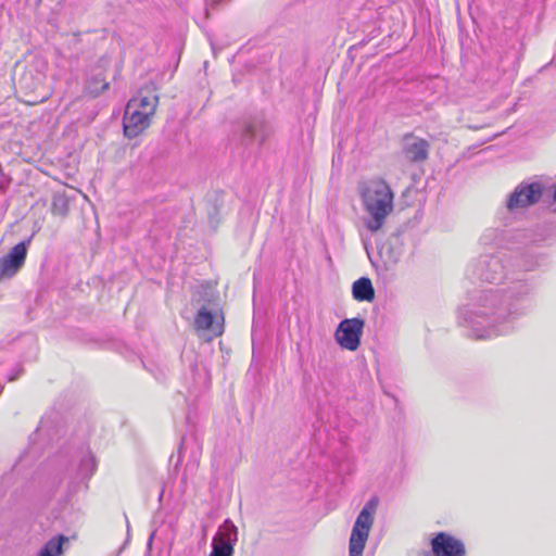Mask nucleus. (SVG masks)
Instances as JSON below:
<instances>
[{"label": "nucleus", "instance_id": "f257e3e1", "mask_svg": "<svg viewBox=\"0 0 556 556\" xmlns=\"http://www.w3.org/2000/svg\"><path fill=\"white\" fill-rule=\"evenodd\" d=\"M540 265L536 257L517 256L513 263L504 253L480 255L471 266L472 278L504 289L475 290L469 302L459 308L458 319L476 339H492L509 333L514 323L527 314L533 285L518 270L532 271Z\"/></svg>", "mask_w": 556, "mask_h": 556}, {"label": "nucleus", "instance_id": "f03ea898", "mask_svg": "<svg viewBox=\"0 0 556 556\" xmlns=\"http://www.w3.org/2000/svg\"><path fill=\"white\" fill-rule=\"evenodd\" d=\"M159 105V94L154 83L142 86L126 104L123 128L128 138H135L146 130Z\"/></svg>", "mask_w": 556, "mask_h": 556}, {"label": "nucleus", "instance_id": "7ed1b4c3", "mask_svg": "<svg viewBox=\"0 0 556 556\" xmlns=\"http://www.w3.org/2000/svg\"><path fill=\"white\" fill-rule=\"evenodd\" d=\"M393 192L387 181L380 178L369 180L362 190L366 216L364 224L368 231H379L393 211Z\"/></svg>", "mask_w": 556, "mask_h": 556}, {"label": "nucleus", "instance_id": "20e7f679", "mask_svg": "<svg viewBox=\"0 0 556 556\" xmlns=\"http://www.w3.org/2000/svg\"><path fill=\"white\" fill-rule=\"evenodd\" d=\"M378 505L377 498L369 500L359 511L350 536V556H362L367 542L374 516Z\"/></svg>", "mask_w": 556, "mask_h": 556}, {"label": "nucleus", "instance_id": "39448f33", "mask_svg": "<svg viewBox=\"0 0 556 556\" xmlns=\"http://www.w3.org/2000/svg\"><path fill=\"white\" fill-rule=\"evenodd\" d=\"M543 187L540 182H520L506 198L505 208L516 214L540 202Z\"/></svg>", "mask_w": 556, "mask_h": 556}, {"label": "nucleus", "instance_id": "423d86ee", "mask_svg": "<svg viewBox=\"0 0 556 556\" xmlns=\"http://www.w3.org/2000/svg\"><path fill=\"white\" fill-rule=\"evenodd\" d=\"M197 331H207L213 337H218L224 331V316L218 303L210 299L203 304L194 318Z\"/></svg>", "mask_w": 556, "mask_h": 556}, {"label": "nucleus", "instance_id": "0eeeda50", "mask_svg": "<svg viewBox=\"0 0 556 556\" xmlns=\"http://www.w3.org/2000/svg\"><path fill=\"white\" fill-rule=\"evenodd\" d=\"M364 326L365 321L359 317L343 319L334 332L337 343L345 350L356 351L361 344Z\"/></svg>", "mask_w": 556, "mask_h": 556}, {"label": "nucleus", "instance_id": "6e6552de", "mask_svg": "<svg viewBox=\"0 0 556 556\" xmlns=\"http://www.w3.org/2000/svg\"><path fill=\"white\" fill-rule=\"evenodd\" d=\"M238 541V528L230 519H226L212 540L210 556H233Z\"/></svg>", "mask_w": 556, "mask_h": 556}, {"label": "nucleus", "instance_id": "1a4fd4ad", "mask_svg": "<svg viewBox=\"0 0 556 556\" xmlns=\"http://www.w3.org/2000/svg\"><path fill=\"white\" fill-rule=\"evenodd\" d=\"M31 237L14 245L0 260V280L14 277L24 266Z\"/></svg>", "mask_w": 556, "mask_h": 556}, {"label": "nucleus", "instance_id": "9d476101", "mask_svg": "<svg viewBox=\"0 0 556 556\" xmlns=\"http://www.w3.org/2000/svg\"><path fill=\"white\" fill-rule=\"evenodd\" d=\"M48 71V61L40 55H36L30 61L26 71L20 78V85L30 91L38 90L45 85Z\"/></svg>", "mask_w": 556, "mask_h": 556}, {"label": "nucleus", "instance_id": "9b49d317", "mask_svg": "<svg viewBox=\"0 0 556 556\" xmlns=\"http://www.w3.org/2000/svg\"><path fill=\"white\" fill-rule=\"evenodd\" d=\"M431 546L435 556H465L466 554L463 542L445 532L438 533L431 540Z\"/></svg>", "mask_w": 556, "mask_h": 556}, {"label": "nucleus", "instance_id": "f8f14e48", "mask_svg": "<svg viewBox=\"0 0 556 556\" xmlns=\"http://www.w3.org/2000/svg\"><path fill=\"white\" fill-rule=\"evenodd\" d=\"M430 144L427 140L412 134L403 138V153L407 160L414 163L424 162L428 159Z\"/></svg>", "mask_w": 556, "mask_h": 556}, {"label": "nucleus", "instance_id": "ddd939ff", "mask_svg": "<svg viewBox=\"0 0 556 556\" xmlns=\"http://www.w3.org/2000/svg\"><path fill=\"white\" fill-rule=\"evenodd\" d=\"M352 295L358 302H371L375 299V289L371 280L361 277L352 285Z\"/></svg>", "mask_w": 556, "mask_h": 556}, {"label": "nucleus", "instance_id": "4468645a", "mask_svg": "<svg viewBox=\"0 0 556 556\" xmlns=\"http://www.w3.org/2000/svg\"><path fill=\"white\" fill-rule=\"evenodd\" d=\"M266 138L265 125L263 122L253 119L248 122L242 130V140L245 143L257 141L262 143Z\"/></svg>", "mask_w": 556, "mask_h": 556}, {"label": "nucleus", "instance_id": "2eb2a0df", "mask_svg": "<svg viewBox=\"0 0 556 556\" xmlns=\"http://www.w3.org/2000/svg\"><path fill=\"white\" fill-rule=\"evenodd\" d=\"M64 542H68L65 535L53 536L41 547L37 556H61Z\"/></svg>", "mask_w": 556, "mask_h": 556}, {"label": "nucleus", "instance_id": "dca6fc26", "mask_svg": "<svg viewBox=\"0 0 556 556\" xmlns=\"http://www.w3.org/2000/svg\"><path fill=\"white\" fill-rule=\"evenodd\" d=\"M108 88H109V83L105 81V78L103 77V75L101 73L93 75L87 81V90L93 97L99 96L101 92L105 91Z\"/></svg>", "mask_w": 556, "mask_h": 556}, {"label": "nucleus", "instance_id": "f3484780", "mask_svg": "<svg viewBox=\"0 0 556 556\" xmlns=\"http://www.w3.org/2000/svg\"><path fill=\"white\" fill-rule=\"evenodd\" d=\"M97 464L94 457L91 455V453L84 454L83 458L80 459L79 464V473L83 477H90L94 470H96Z\"/></svg>", "mask_w": 556, "mask_h": 556}, {"label": "nucleus", "instance_id": "a211bd4d", "mask_svg": "<svg viewBox=\"0 0 556 556\" xmlns=\"http://www.w3.org/2000/svg\"><path fill=\"white\" fill-rule=\"evenodd\" d=\"M53 213L65 215L67 212V202L64 198L58 197L53 199L52 203Z\"/></svg>", "mask_w": 556, "mask_h": 556}, {"label": "nucleus", "instance_id": "6ab92c4d", "mask_svg": "<svg viewBox=\"0 0 556 556\" xmlns=\"http://www.w3.org/2000/svg\"><path fill=\"white\" fill-rule=\"evenodd\" d=\"M12 182V178L9 174H7L3 167L0 165V194H3L9 189Z\"/></svg>", "mask_w": 556, "mask_h": 556}, {"label": "nucleus", "instance_id": "aec40b11", "mask_svg": "<svg viewBox=\"0 0 556 556\" xmlns=\"http://www.w3.org/2000/svg\"><path fill=\"white\" fill-rule=\"evenodd\" d=\"M424 556H435L434 553L426 552Z\"/></svg>", "mask_w": 556, "mask_h": 556}, {"label": "nucleus", "instance_id": "412c9836", "mask_svg": "<svg viewBox=\"0 0 556 556\" xmlns=\"http://www.w3.org/2000/svg\"><path fill=\"white\" fill-rule=\"evenodd\" d=\"M125 518H127V517L125 516ZM126 523H127V531L129 532L130 525L128 522V519H126Z\"/></svg>", "mask_w": 556, "mask_h": 556}, {"label": "nucleus", "instance_id": "4be33fe9", "mask_svg": "<svg viewBox=\"0 0 556 556\" xmlns=\"http://www.w3.org/2000/svg\"><path fill=\"white\" fill-rule=\"evenodd\" d=\"M553 199L556 201V187L554 188Z\"/></svg>", "mask_w": 556, "mask_h": 556}, {"label": "nucleus", "instance_id": "5701e85b", "mask_svg": "<svg viewBox=\"0 0 556 556\" xmlns=\"http://www.w3.org/2000/svg\"><path fill=\"white\" fill-rule=\"evenodd\" d=\"M216 4H217V1L216 0H212L211 5H216Z\"/></svg>", "mask_w": 556, "mask_h": 556}]
</instances>
